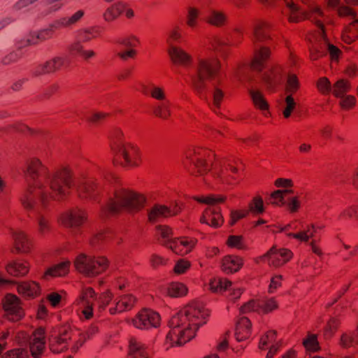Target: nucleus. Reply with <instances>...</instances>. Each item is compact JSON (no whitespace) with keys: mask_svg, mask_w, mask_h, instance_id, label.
Returning a JSON list of instances; mask_svg holds the SVG:
<instances>
[{"mask_svg":"<svg viewBox=\"0 0 358 358\" xmlns=\"http://www.w3.org/2000/svg\"><path fill=\"white\" fill-rule=\"evenodd\" d=\"M211 156H213V154L210 151L196 148L189 150L187 157L194 164L198 173L203 176L210 171L209 166L206 161L207 158L210 161Z\"/></svg>","mask_w":358,"mask_h":358,"instance_id":"nucleus-15","label":"nucleus"},{"mask_svg":"<svg viewBox=\"0 0 358 358\" xmlns=\"http://www.w3.org/2000/svg\"><path fill=\"white\" fill-rule=\"evenodd\" d=\"M157 230L162 239V244L176 254L184 255L190 252L195 245L193 239L173 238L171 229L166 226H157Z\"/></svg>","mask_w":358,"mask_h":358,"instance_id":"nucleus-6","label":"nucleus"},{"mask_svg":"<svg viewBox=\"0 0 358 358\" xmlns=\"http://www.w3.org/2000/svg\"><path fill=\"white\" fill-rule=\"evenodd\" d=\"M107 115L108 114L105 113L96 112L92 113L90 115L86 116V119L90 122L99 123L107 117Z\"/></svg>","mask_w":358,"mask_h":358,"instance_id":"nucleus-60","label":"nucleus"},{"mask_svg":"<svg viewBox=\"0 0 358 358\" xmlns=\"http://www.w3.org/2000/svg\"><path fill=\"white\" fill-rule=\"evenodd\" d=\"M285 108L283 110V115L285 118L290 117L292 112L296 106V102L291 94H288L285 99Z\"/></svg>","mask_w":358,"mask_h":358,"instance_id":"nucleus-50","label":"nucleus"},{"mask_svg":"<svg viewBox=\"0 0 358 358\" xmlns=\"http://www.w3.org/2000/svg\"><path fill=\"white\" fill-rule=\"evenodd\" d=\"M243 265V259L234 255H227L222 260V270L227 273L237 272Z\"/></svg>","mask_w":358,"mask_h":358,"instance_id":"nucleus-27","label":"nucleus"},{"mask_svg":"<svg viewBox=\"0 0 358 358\" xmlns=\"http://www.w3.org/2000/svg\"><path fill=\"white\" fill-rule=\"evenodd\" d=\"M292 257L291 250L286 248H278L273 245L266 253L260 257V259L266 261L273 268H279L286 264Z\"/></svg>","mask_w":358,"mask_h":358,"instance_id":"nucleus-13","label":"nucleus"},{"mask_svg":"<svg viewBox=\"0 0 358 358\" xmlns=\"http://www.w3.org/2000/svg\"><path fill=\"white\" fill-rule=\"evenodd\" d=\"M8 273L14 276H23L28 273L29 265L26 262H12L6 267Z\"/></svg>","mask_w":358,"mask_h":358,"instance_id":"nucleus-34","label":"nucleus"},{"mask_svg":"<svg viewBox=\"0 0 358 358\" xmlns=\"http://www.w3.org/2000/svg\"><path fill=\"white\" fill-rule=\"evenodd\" d=\"M358 344V329L356 333H345L341 336V345L344 348Z\"/></svg>","mask_w":358,"mask_h":358,"instance_id":"nucleus-41","label":"nucleus"},{"mask_svg":"<svg viewBox=\"0 0 358 358\" xmlns=\"http://www.w3.org/2000/svg\"><path fill=\"white\" fill-rule=\"evenodd\" d=\"M115 154V161H119L121 164L125 166H135L139 164L138 150L134 145L118 142L113 148Z\"/></svg>","mask_w":358,"mask_h":358,"instance_id":"nucleus-9","label":"nucleus"},{"mask_svg":"<svg viewBox=\"0 0 358 358\" xmlns=\"http://www.w3.org/2000/svg\"><path fill=\"white\" fill-rule=\"evenodd\" d=\"M160 322L159 315L151 310L144 309L132 320L134 326L140 329L156 328Z\"/></svg>","mask_w":358,"mask_h":358,"instance_id":"nucleus-16","label":"nucleus"},{"mask_svg":"<svg viewBox=\"0 0 358 358\" xmlns=\"http://www.w3.org/2000/svg\"><path fill=\"white\" fill-rule=\"evenodd\" d=\"M226 20V16L224 13L213 10L208 17V22L215 26L222 25Z\"/></svg>","mask_w":358,"mask_h":358,"instance_id":"nucleus-46","label":"nucleus"},{"mask_svg":"<svg viewBox=\"0 0 358 358\" xmlns=\"http://www.w3.org/2000/svg\"><path fill=\"white\" fill-rule=\"evenodd\" d=\"M292 189H278L274 191L271 195L269 198L270 203L275 205H285L286 201L284 199V194H292Z\"/></svg>","mask_w":358,"mask_h":358,"instance_id":"nucleus-38","label":"nucleus"},{"mask_svg":"<svg viewBox=\"0 0 358 358\" xmlns=\"http://www.w3.org/2000/svg\"><path fill=\"white\" fill-rule=\"evenodd\" d=\"M129 355L132 358H148L145 345L136 338H131L129 342Z\"/></svg>","mask_w":358,"mask_h":358,"instance_id":"nucleus-28","label":"nucleus"},{"mask_svg":"<svg viewBox=\"0 0 358 358\" xmlns=\"http://www.w3.org/2000/svg\"><path fill=\"white\" fill-rule=\"evenodd\" d=\"M269 55L270 51L266 48L261 47L259 48H257L255 51L254 59L250 67H243L239 69L237 72L238 78L240 80L243 79L250 80L251 77L249 74L250 69L257 71H261L264 68H265L264 62L268 58Z\"/></svg>","mask_w":358,"mask_h":358,"instance_id":"nucleus-12","label":"nucleus"},{"mask_svg":"<svg viewBox=\"0 0 358 358\" xmlns=\"http://www.w3.org/2000/svg\"><path fill=\"white\" fill-rule=\"evenodd\" d=\"M350 88V85L348 81L341 79L337 80L334 85H332V93L336 97H341L345 96Z\"/></svg>","mask_w":358,"mask_h":358,"instance_id":"nucleus-37","label":"nucleus"},{"mask_svg":"<svg viewBox=\"0 0 358 358\" xmlns=\"http://www.w3.org/2000/svg\"><path fill=\"white\" fill-rule=\"evenodd\" d=\"M170 103L169 101H164L155 106L154 113L156 116L166 119L170 115Z\"/></svg>","mask_w":358,"mask_h":358,"instance_id":"nucleus-42","label":"nucleus"},{"mask_svg":"<svg viewBox=\"0 0 358 358\" xmlns=\"http://www.w3.org/2000/svg\"><path fill=\"white\" fill-rule=\"evenodd\" d=\"M36 39L34 38L33 34H31L27 38L22 39L16 44L17 50L22 52V50L29 45H36Z\"/></svg>","mask_w":358,"mask_h":358,"instance_id":"nucleus-52","label":"nucleus"},{"mask_svg":"<svg viewBox=\"0 0 358 358\" xmlns=\"http://www.w3.org/2000/svg\"><path fill=\"white\" fill-rule=\"evenodd\" d=\"M212 45L215 50L222 52L227 45V42L224 39L217 37L212 42Z\"/></svg>","mask_w":358,"mask_h":358,"instance_id":"nucleus-63","label":"nucleus"},{"mask_svg":"<svg viewBox=\"0 0 358 358\" xmlns=\"http://www.w3.org/2000/svg\"><path fill=\"white\" fill-rule=\"evenodd\" d=\"M303 344L307 351L316 352L319 349V343L314 334H308L303 340Z\"/></svg>","mask_w":358,"mask_h":358,"instance_id":"nucleus-47","label":"nucleus"},{"mask_svg":"<svg viewBox=\"0 0 358 358\" xmlns=\"http://www.w3.org/2000/svg\"><path fill=\"white\" fill-rule=\"evenodd\" d=\"M3 307L9 320L18 321L24 315V310L19 298L11 294H7L3 299Z\"/></svg>","mask_w":358,"mask_h":358,"instance_id":"nucleus-14","label":"nucleus"},{"mask_svg":"<svg viewBox=\"0 0 358 358\" xmlns=\"http://www.w3.org/2000/svg\"><path fill=\"white\" fill-rule=\"evenodd\" d=\"M136 301L135 296L130 294H122L117 298L115 301V307L110 308V314H116L131 310Z\"/></svg>","mask_w":358,"mask_h":358,"instance_id":"nucleus-22","label":"nucleus"},{"mask_svg":"<svg viewBox=\"0 0 358 358\" xmlns=\"http://www.w3.org/2000/svg\"><path fill=\"white\" fill-rule=\"evenodd\" d=\"M275 334L276 333L275 331H268L265 336L262 338L259 343V347L261 348H264L267 344L273 342L275 340Z\"/></svg>","mask_w":358,"mask_h":358,"instance_id":"nucleus-59","label":"nucleus"},{"mask_svg":"<svg viewBox=\"0 0 358 358\" xmlns=\"http://www.w3.org/2000/svg\"><path fill=\"white\" fill-rule=\"evenodd\" d=\"M23 172L27 187L21 195V202L25 209L36 215L37 231L41 236L51 229L49 220L41 212L49 201L62 199L73 187L80 197L94 199L101 189L92 179L76 180L66 168L51 172L36 159L28 162Z\"/></svg>","mask_w":358,"mask_h":358,"instance_id":"nucleus-1","label":"nucleus"},{"mask_svg":"<svg viewBox=\"0 0 358 358\" xmlns=\"http://www.w3.org/2000/svg\"><path fill=\"white\" fill-rule=\"evenodd\" d=\"M262 303H259V301L251 300L241 307L240 313L244 314L250 311L258 312L260 311V308L262 307Z\"/></svg>","mask_w":358,"mask_h":358,"instance_id":"nucleus-49","label":"nucleus"},{"mask_svg":"<svg viewBox=\"0 0 358 358\" xmlns=\"http://www.w3.org/2000/svg\"><path fill=\"white\" fill-rule=\"evenodd\" d=\"M85 212L78 208L66 212L62 217V222L71 229L79 227L85 220Z\"/></svg>","mask_w":358,"mask_h":358,"instance_id":"nucleus-21","label":"nucleus"},{"mask_svg":"<svg viewBox=\"0 0 358 358\" xmlns=\"http://www.w3.org/2000/svg\"><path fill=\"white\" fill-rule=\"evenodd\" d=\"M299 87V84L296 76L293 74H289L285 87L286 92L292 96L297 91Z\"/></svg>","mask_w":358,"mask_h":358,"instance_id":"nucleus-45","label":"nucleus"},{"mask_svg":"<svg viewBox=\"0 0 358 358\" xmlns=\"http://www.w3.org/2000/svg\"><path fill=\"white\" fill-rule=\"evenodd\" d=\"M224 166H226L227 169H229L233 173H236L237 171V169L232 166L228 160L220 162L219 164L214 165L213 171L211 173L212 176L215 179H219L222 182L224 181Z\"/></svg>","mask_w":358,"mask_h":358,"instance_id":"nucleus-33","label":"nucleus"},{"mask_svg":"<svg viewBox=\"0 0 358 358\" xmlns=\"http://www.w3.org/2000/svg\"><path fill=\"white\" fill-rule=\"evenodd\" d=\"M45 336L44 329L39 328L34 331L29 338V345L31 356L34 358H40L45 349Z\"/></svg>","mask_w":358,"mask_h":358,"instance_id":"nucleus-17","label":"nucleus"},{"mask_svg":"<svg viewBox=\"0 0 358 358\" xmlns=\"http://www.w3.org/2000/svg\"><path fill=\"white\" fill-rule=\"evenodd\" d=\"M180 37L181 35L178 31V27L169 31L167 38L169 44L168 53L175 64L187 66L191 63V56L182 48L173 45V42L177 41Z\"/></svg>","mask_w":358,"mask_h":358,"instance_id":"nucleus-10","label":"nucleus"},{"mask_svg":"<svg viewBox=\"0 0 358 358\" xmlns=\"http://www.w3.org/2000/svg\"><path fill=\"white\" fill-rule=\"evenodd\" d=\"M209 286L213 292L230 291L231 299H238L242 294V291L240 289L232 287L231 282L225 278H214L210 280Z\"/></svg>","mask_w":358,"mask_h":358,"instance_id":"nucleus-19","label":"nucleus"},{"mask_svg":"<svg viewBox=\"0 0 358 358\" xmlns=\"http://www.w3.org/2000/svg\"><path fill=\"white\" fill-rule=\"evenodd\" d=\"M91 299L98 301L99 307L104 308L109 304L113 299L112 293L107 290L103 292L99 298L96 296L94 291L92 288H87L83 293V303L84 309L82 311L85 319H90L93 315L92 303Z\"/></svg>","mask_w":358,"mask_h":358,"instance_id":"nucleus-11","label":"nucleus"},{"mask_svg":"<svg viewBox=\"0 0 358 358\" xmlns=\"http://www.w3.org/2000/svg\"><path fill=\"white\" fill-rule=\"evenodd\" d=\"M251 29L250 37L254 43L266 41L270 38L267 32L268 24L264 22H255Z\"/></svg>","mask_w":358,"mask_h":358,"instance_id":"nucleus-24","label":"nucleus"},{"mask_svg":"<svg viewBox=\"0 0 358 358\" xmlns=\"http://www.w3.org/2000/svg\"><path fill=\"white\" fill-rule=\"evenodd\" d=\"M53 25L54 22L48 28L43 29L38 33H32L34 38L36 39V44L38 43V41H45L50 38L54 31L59 28Z\"/></svg>","mask_w":358,"mask_h":358,"instance_id":"nucleus-43","label":"nucleus"},{"mask_svg":"<svg viewBox=\"0 0 358 358\" xmlns=\"http://www.w3.org/2000/svg\"><path fill=\"white\" fill-rule=\"evenodd\" d=\"M85 15L83 10L76 11L70 17H62L54 21L56 27H70L76 24Z\"/></svg>","mask_w":358,"mask_h":358,"instance_id":"nucleus-29","label":"nucleus"},{"mask_svg":"<svg viewBox=\"0 0 358 358\" xmlns=\"http://www.w3.org/2000/svg\"><path fill=\"white\" fill-rule=\"evenodd\" d=\"M123 12V4L121 1L115 2L108 6L103 14L106 22H111L117 19Z\"/></svg>","mask_w":358,"mask_h":358,"instance_id":"nucleus-32","label":"nucleus"},{"mask_svg":"<svg viewBox=\"0 0 358 358\" xmlns=\"http://www.w3.org/2000/svg\"><path fill=\"white\" fill-rule=\"evenodd\" d=\"M190 266V264L184 259H180L175 265L174 271L176 273L180 274L184 273Z\"/></svg>","mask_w":358,"mask_h":358,"instance_id":"nucleus-61","label":"nucleus"},{"mask_svg":"<svg viewBox=\"0 0 358 358\" xmlns=\"http://www.w3.org/2000/svg\"><path fill=\"white\" fill-rule=\"evenodd\" d=\"M340 105L343 108L349 109L353 107L356 103V99L352 95H345L340 97Z\"/></svg>","mask_w":358,"mask_h":358,"instance_id":"nucleus-53","label":"nucleus"},{"mask_svg":"<svg viewBox=\"0 0 358 358\" xmlns=\"http://www.w3.org/2000/svg\"><path fill=\"white\" fill-rule=\"evenodd\" d=\"M75 266L85 276L93 277L105 271L108 266V260L103 257L95 258L80 255L76 258Z\"/></svg>","mask_w":358,"mask_h":358,"instance_id":"nucleus-7","label":"nucleus"},{"mask_svg":"<svg viewBox=\"0 0 358 358\" xmlns=\"http://www.w3.org/2000/svg\"><path fill=\"white\" fill-rule=\"evenodd\" d=\"M199 11L195 8H189L187 15V24L193 27L196 25V20L198 17Z\"/></svg>","mask_w":358,"mask_h":358,"instance_id":"nucleus-62","label":"nucleus"},{"mask_svg":"<svg viewBox=\"0 0 358 358\" xmlns=\"http://www.w3.org/2000/svg\"><path fill=\"white\" fill-rule=\"evenodd\" d=\"M220 69V63L216 58L200 59L189 71L192 85L196 93L209 105L210 95L213 105L215 108L220 107L224 96L222 90L219 87Z\"/></svg>","mask_w":358,"mask_h":358,"instance_id":"nucleus-3","label":"nucleus"},{"mask_svg":"<svg viewBox=\"0 0 358 358\" xmlns=\"http://www.w3.org/2000/svg\"><path fill=\"white\" fill-rule=\"evenodd\" d=\"M250 95L253 101L254 104L261 110H266L268 103L264 99L261 92L250 89L249 90Z\"/></svg>","mask_w":358,"mask_h":358,"instance_id":"nucleus-40","label":"nucleus"},{"mask_svg":"<svg viewBox=\"0 0 358 358\" xmlns=\"http://www.w3.org/2000/svg\"><path fill=\"white\" fill-rule=\"evenodd\" d=\"M70 50L79 53L84 59H88L95 55V52L92 50H85L80 41H77L71 45Z\"/></svg>","mask_w":358,"mask_h":358,"instance_id":"nucleus-44","label":"nucleus"},{"mask_svg":"<svg viewBox=\"0 0 358 358\" xmlns=\"http://www.w3.org/2000/svg\"><path fill=\"white\" fill-rule=\"evenodd\" d=\"M315 232V226L313 224L310 227H308L307 229H303L299 233H288L287 235L289 237H293L301 241L308 242L310 238L313 236Z\"/></svg>","mask_w":358,"mask_h":358,"instance_id":"nucleus-39","label":"nucleus"},{"mask_svg":"<svg viewBox=\"0 0 358 358\" xmlns=\"http://www.w3.org/2000/svg\"><path fill=\"white\" fill-rule=\"evenodd\" d=\"M262 80L268 88L281 82L283 78V71L280 67L272 66L268 70L261 73Z\"/></svg>","mask_w":358,"mask_h":358,"instance_id":"nucleus-23","label":"nucleus"},{"mask_svg":"<svg viewBox=\"0 0 358 358\" xmlns=\"http://www.w3.org/2000/svg\"><path fill=\"white\" fill-rule=\"evenodd\" d=\"M259 303H262L263 306L260 308V310L267 313L277 308V303L273 299H268L266 300L258 301Z\"/></svg>","mask_w":358,"mask_h":358,"instance_id":"nucleus-56","label":"nucleus"},{"mask_svg":"<svg viewBox=\"0 0 358 358\" xmlns=\"http://www.w3.org/2000/svg\"><path fill=\"white\" fill-rule=\"evenodd\" d=\"M71 338V331L65 327L59 329L58 334L49 338V347L54 353H59L68 347V341Z\"/></svg>","mask_w":358,"mask_h":358,"instance_id":"nucleus-18","label":"nucleus"},{"mask_svg":"<svg viewBox=\"0 0 358 358\" xmlns=\"http://www.w3.org/2000/svg\"><path fill=\"white\" fill-rule=\"evenodd\" d=\"M28 355V351L26 349L14 348L7 351L2 355V358H26Z\"/></svg>","mask_w":358,"mask_h":358,"instance_id":"nucleus-48","label":"nucleus"},{"mask_svg":"<svg viewBox=\"0 0 358 358\" xmlns=\"http://www.w3.org/2000/svg\"><path fill=\"white\" fill-rule=\"evenodd\" d=\"M251 322L245 317H241L236 322L235 337L238 341L248 339L250 335Z\"/></svg>","mask_w":358,"mask_h":358,"instance_id":"nucleus-26","label":"nucleus"},{"mask_svg":"<svg viewBox=\"0 0 358 358\" xmlns=\"http://www.w3.org/2000/svg\"><path fill=\"white\" fill-rule=\"evenodd\" d=\"M317 88L322 93H329L331 92L332 85L327 78H322L317 82Z\"/></svg>","mask_w":358,"mask_h":358,"instance_id":"nucleus-55","label":"nucleus"},{"mask_svg":"<svg viewBox=\"0 0 358 358\" xmlns=\"http://www.w3.org/2000/svg\"><path fill=\"white\" fill-rule=\"evenodd\" d=\"M329 3L332 7H338L340 16L349 18L350 22L345 28L343 38L345 43H351L358 37V19L355 16V11L349 7L340 6L339 0H329Z\"/></svg>","mask_w":358,"mask_h":358,"instance_id":"nucleus-8","label":"nucleus"},{"mask_svg":"<svg viewBox=\"0 0 358 358\" xmlns=\"http://www.w3.org/2000/svg\"><path fill=\"white\" fill-rule=\"evenodd\" d=\"M250 210L256 213L264 212L263 200L260 197H256L250 205Z\"/></svg>","mask_w":358,"mask_h":358,"instance_id":"nucleus-57","label":"nucleus"},{"mask_svg":"<svg viewBox=\"0 0 358 358\" xmlns=\"http://www.w3.org/2000/svg\"><path fill=\"white\" fill-rule=\"evenodd\" d=\"M12 236L17 250L27 252L29 250V241L23 231L20 230H13L12 231Z\"/></svg>","mask_w":358,"mask_h":358,"instance_id":"nucleus-30","label":"nucleus"},{"mask_svg":"<svg viewBox=\"0 0 358 358\" xmlns=\"http://www.w3.org/2000/svg\"><path fill=\"white\" fill-rule=\"evenodd\" d=\"M65 59L63 57H55L44 64H38L33 69L32 73L34 76H40L43 74L54 73L64 64Z\"/></svg>","mask_w":358,"mask_h":358,"instance_id":"nucleus-20","label":"nucleus"},{"mask_svg":"<svg viewBox=\"0 0 358 358\" xmlns=\"http://www.w3.org/2000/svg\"><path fill=\"white\" fill-rule=\"evenodd\" d=\"M341 217L352 218L353 217H358V206H351L345 210L341 214Z\"/></svg>","mask_w":358,"mask_h":358,"instance_id":"nucleus-64","label":"nucleus"},{"mask_svg":"<svg viewBox=\"0 0 358 358\" xmlns=\"http://www.w3.org/2000/svg\"><path fill=\"white\" fill-rule=\"evenodd\" d=\"M145 201V198L140 194L124 189H117L115 192L114 197L110 198L102 208L101 216L136 212L143 208Z\"/></svg>","mask_w":358,"mask_h":358,"instance_id":"nucleus-4","label":"nucleus"},{"mask_svg":"<svg viewBox=\"0 0 358 358\" xmlns=\"http://www.w3.org/2000/svg\"><path fill=\"white\" fill-rule=\"evenodd\" d=\"M18 292L27 296L33 297L39 292L38 285L34 282H24L17 285Z\"/></svg>","mask_w":358,"mask_h":358,"instance_id":"nucleus-35","label":"nucleus"},{"mask_svg":"<svg viewBox=\"0 0 358 358\" xmlns=\"http://www.w3.org/2000/svg\"><path fill=\"white\" fill-rule=\"evenodd\" d=\"M187 288L180 282H172L166 288L167 294L171 297H180L186 294Z\"/></svg>","mask_w":358,"mask_h":358,"instance_id":"nucleus-36","label":"nucleus"},{"mask_svg":"<svg viewBox=\"0 0 358 358\" xmlns=\"http://www.w3.org/2000/svg\"><path fill=\"white\" fill-rule=\"evenodd\" d=\"M224 199L225 198L220 195H210L206 197L196 198V200L199 203L209 206L203 213L200 222L213 228L220 227L223 224L224 219L221 215L220 208L217 206L216 204L223 202Z\"/></svg>","mask_w":358,"mask_h":358,"instance_id":"nucleus-5","label":"nucleus"},{"mask_svg":"<svg viewBox=\"0 0 358 358\" xmlns=\"http://www.w3.org/2000/svg\"><path fill=\"white\" fill-rule=\"evenodd\" d=\"M138 40L135 36H129L119 38L117 43L124 48L130 49L136 46L135 42H138Z\"/></svg>","mask_w":358,"mask_h":358,"instance_id":"nucleus-51","label":"nucleus"},{"mask_svg":"<svg viewBox=\"0 0 358 358\" xmlns=\"http://www.w3.org/2000/svg\"><path fill=\"white\" fill-rule=\"evenodd\" d=\"M179 209L177 206L171 210L168 207L162 205H155L148 213L149 221L155 222L159 221L161 217H166L171 215H176L178 213Z\"/></svg>","mask_w":358,"mask_h":358,"instance_id":"nucleus-25","label":"nucleus"},{"mask_svg":"<svg viewBox=\"0 0 358 358\" xmlns=\"http://www.w3.org/2000/svg\"><path fill=\"white\" fill-rule=\"evenodd\" d=\"M70 262L69 261L62 262L52 267H50L43 273L44 278L63 276L68 273L69 269Z\"/></svg>","mask_w":358,"mask_h":358,"instance_id":"nucleus-31","label":"nucleus"},{"mask_svg":"<svg viewBox=\"0 0 358 358\" xmlns=\"http://www.w3.org/2000/svg\"><path fill=\"white\" fill-rule=\"evenodd\" d=\"M22 52H19L18 50L13 51L6 55L3 59L2 63L4 65H8L12 62L17 61L19 58H20L22 55Z\"/></svg>","mask_w":358,"mask_h":358,"instance_id":"nucleus-58","label":"nucleus"},{"mask_svg":"<svg viewBox=\"0 0 358 358\" xmlns=\"http://www.w3.org/2000/svg\"><path fill=\"white\" fill-rule=\"evenodd\" d=\"M228 244L229 246L236 248L238 249L245 248L242 236H230L228 238Z\"/></svg>","mask_w":358,"mask_h":358,"instance_id":"nucleus-54","label":"nucleus"},{"mask_svg":"<svg viewBox=\"0 0 358 358\" xmlns=\"http://www.w3.org/2000/svg\"><path fill=\"white\" fill-rule=\"evenodd\" d=\"M208 310L202 302L196 300L186 306L169 321L170 331L166 343L170 346H182L195 336L196 331L206 323Z\"/></svg>","mask_w":358,"mask_h":358,"instance_id":"nucleus-2","label":"nucleus"}]
</instances>
